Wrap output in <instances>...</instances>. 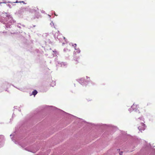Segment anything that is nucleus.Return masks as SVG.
<instances>
[{
    "label": "nucleus",
    "instance_id": "nucleus-7",
    "mask_svg": "<svg viewBox=\"0 0 155 155\" xmlns=\"http://www.w3.org/2000/svg\"><path fill=\"white\" fill-rule=\"evenodd\" d=\"M150 104V103H147V105L148 106L149 105V104Z\"/></svg>",
    "mask_w": 155,
    "mask_h": 155
},
{
    "label": "nucleus",
    "instance_id": "nucleus-3",
    "mask_svg": "<svg viewBox=\"0 0 155 155\" xmlns=\"http://www.w3.org/2000/svg\"><path fill=\"white\" fill-rule=\"evenodd\" d=\"M131 107L133 109V110H136L138 109V106L134 104Z\"/></svg>",
    "mask_w": 155,
    "mask_h": 155
},
{
    "label": "nucleus",
    "instance_id": "nucleus-6",
    "mask_svg": "<svg viewBox=\"0 0 155 155\" xmlns=\"http://www.w3.org/2000/svg\"><path fill=\"white\" fill-rule=\"evenodd\" d=\"M63 37V39H65V37Z\"/></svg>",
    "mask_w": 155,
    "mask_h": 155
},
{
    "label": "nucleus",
    "instance_id": "nucleus-4",
    "mask_svg": "<svg viewBox=\"0 0 155 155\" xmlns=\"http://www.w3.org/2000/svg\"><path fill=\"white\" fill-rule=\"evenodd\" d=\"M37 93V91L36 90H35L34 91L32 92V94L34 96L36 95Z\"/></svg>",
    "mask_w": 155,
    "mask_h": 155
},
{
    "label": "nucleus",
    "instance_id": "nucleus-2",
    "mask_svg": "<svg viewBox=\"0 0 155 155\" xmlns=\"http://www.w3.org/2000/svg\"><path fill=\"white\" fill-rule=\"evenodd\" d=\"M31 11L32 12H38L39 9L38 8L37 6L33 7L31 9Z\"/></svg>",
    "mask_w": 155,
    "mask_h": 155
},
{
    "label": "nucleus",
    "instance_id": "nucleus-8",
    "mask_svg": "<svg viewBox=\"0 0 155 155\" xmlns=\"http://www.w3.org/2000/svg\"><path fill=\"white\" fill-rule=\"evenodd\" d=\"M21 2H22V3H25V2H24V1H22Z\"/></svg>",
    "mask_w": 155,
    "mask_h": 155
},
{
    "label": "nucleus",
    "instance_id": "nucleus-10",
    "mask_svg": "<svg viewBox=\"0 0 155 155\" xmlns=\"http://www.w3.org/2000/svg\"><path fill=\"white\" fill-rule=\"evenodd\" d=\"M16 3H18V2L16 1Z\"/></svg>",
    "mask_w": 155,
    "mask_h": 155
},
{
    "label": "nucleus",
    "instance_id": "nucleus-1",
    "mask_svg": "<svg viewBox=\"0 0 155 155\" xmlns=\"http://www.w3.org/2000/svg\"><path fill=\"white\" fill-rule=\"evenodd\" d=\"M145 124L143 122H141L138 124V129L139 130H144L145 129Z\"/></svg>",
    "mask_w": 155,
    "mask_h": 155
},
{
    "label": "nucleus",
    "instance_id": "nucleus-9",
    "mask_svg": "<svg viewBox=\"0 0 155 155\" xmlns=\"http://www.w3.org/2000/svg\"><path fill=\"white\" fill-rule=\"evenodd\" d=\"M53 83H54V84H55V82H53Z\"/></svg>",
    "mask_w": 155,
    "mask_h": 155
},
{
    "label": "nucleus",
    "instance_id": "nucleus-5",
    "mask_svg": "<svg viewBox=\"0 0 155 155\" xmlns=\"http://www.w3.org/2000/svg\"><path fill=\"white\" fill-rule=\"evenodd\" d=\"M122 153L123 152H120V153H119V154L120 155H122Z\"/></svg>",
    "mask_w": 155,
    "mask_h": 155
}]
</instances>
